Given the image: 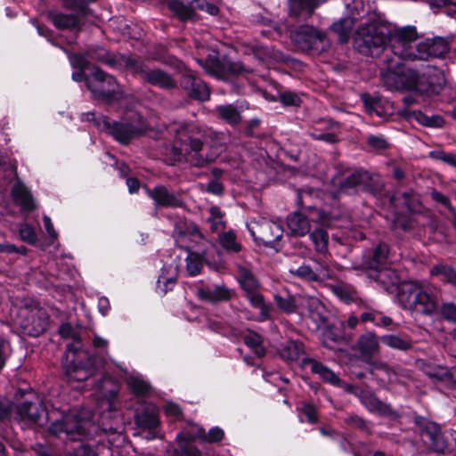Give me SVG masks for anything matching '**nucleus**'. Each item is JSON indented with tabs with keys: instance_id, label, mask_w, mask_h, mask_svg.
<instances>
[{
	"instance_id": "nucleus-1",
	"label": "nucleus",
	"mask_w": 456,
	"mask_h": 456,
	"mask_svg": "<svg viewBox=\"0 0 456 456\" xmlns=\"http://www.w3.org/2000/svg\"><path fill=\"white\" fill-rule=\"evenodd\" d=\"M175 131L176 139L172 152L175 160L184 159L192 167H202L216 159V155L203 152V131L199 126L181 124Z\"/></svg>"
},
{
	"instance_id": "nucleus-2",
	"label": "nucleus",
	"mask_w": 456,
	"mask_h": 456,
	"mask_svg": "<svg viewBox=\"0 0 456 456\" xmlns=\"http://www.w3.org/2000/svg\"><path fill=\"white\" fill-rule=\"evenodd\" d=\"M59 333L63 338H71L66 346L65 373L70 381L83 382L96 373L94 360L82 349L80 337L69 323L62 324Z\"/></svg>"
},
{
	"instance_id": "nucleus-3",
	"label": "nucleus",
	"mask_w": 456,
	"mask_h": 456,
	"mask_svg": "<svg viewBox=\"0 0 456 456\" xmlns=\"http://www.w3.org/2000/svg\"><path fill=\"white\" fill-rule=\"evenodd\" d=\"M337 174L333 177V183L338 193L356 194L366 191L374 196L380 195L385 183L379 175L370 172L362 167H348L343 164L336 165Z\"/></svg>"
},
{
	"instance_id": "nucleus-4",
	"label": "nucleus",
	"mask_w": 456,
	"mask_h": 456,
	"mask_svg": "<svg viewBox=\"0 0 456 456\" xmlns=\"http://www.w3.org/2000/svg\"><path fill=\"white\" fill-rule=\"evenodd\" d=\"M440 296L436 288L423 287L414 281H403L397 288V299L404 309L427 316L437 314Z\"/></svg>"
},
{
	"instance_id": "nucleus-5",
	"label": "nucleus",
	"mask_w": 456,
	"mask_h": 456,
	"mask_svg": "<svg viewBox=\"0 0 456 456\" xmlns=\"http://www.w3.org/2000/svg\"><path fill=\"white\" fill-rule=\"evenodd\" d=\"M86 116V119L93 121L99 130L112 135L115 140L123 144L129 143L131 140L142 135L148 129L147 122L138 112H133L129 119L123 122L111 121L105 116L96 118L94 112H88Z\"/></svg>"
},
{
	"instance_id": "nucleus-6",
	"label": "nucleus",
	"mask_w": 456,
	"mask_h": 456,
	"mask_svg": "<svg viewBox=\"0 0 456 456\" xmlns=\"http://www.w3.org/2000/svg\"><path fill=\"white\" fill-rule=\"evenodd\" d=\"M389 27L381 21L361 25L354 37V46L360 53L378 57L386 49L391 39Z\"/></svg>"
},
{
	"instance_id": "nucleus-7",
	"label": "nucleus",
	"mask_w": 456,
	"mask_h": 456,
	"mask_svg": "<svg viewBox=\"0 0 456 456\" xmlns=\"http://www.w3.org/2000/svg\"><path fill=\"white\" fill-rule=\"evenodd\" d=\"M95 427L93 422V412L87 409H73L53 421L49 432L54 436L64 433L68 439L76 441L90 436Z\"/></svg>"
},
{
	"instance_id": "nucleus-8",
	"label": "nucleus",
	"mask_w": 456,
	"mask_h": 456,
	"mask_svg": "<svg viewBox=\"0 0 456 456\" xmlns=\"http://www.w3.org/2000/svg\"><path fill=\"white\" fill-rule=\"evenodd\" d=\"M120 58L125 67L145 83L164 90L176 88L175 79L167 71L159 68L151 69L140 58L132 55H122Z\"/></svg>"
},
{
	"instance_id": "nucleus-9",
	"label": "nucleus",
	"mask_w": 456,
	"mask_h": 456,
	"mask_svg": "<svg viewBox=\"0 0 456 456\" xmlns=\"http://www.w3.org/2000/svg\"><path fill=\"white\" fill-rule=\"evenodd\" d=\"M86 87L94 100L102 101L108 104L123 99V91L116 78L94 67L89 77L86 78Z\"/></svg>"
},
{
	"instance_id": "nucleus-10",
	"label": "nucleus",
	"mask_w": 456,
	"mask_h": 456,
	"mask_svg": "<svg viewBox=\"0 0 456 456\" xmlns=\"http://www.w3.org/2000/svg\"><path fill=\"white\" fill-rule=\"evenodd\" d=\"M290 37L297 49L313 55H319L330 46L326 34L309 25L297 27L291 31Z\"/></svg>"
},
{
	"instance_id": "nucleus-11",
	"label": "nucleus",
	"mask_w": 456,
	"mask_h": 456,
	"mask_svg": "<svg viewBox=\"0 0 456 456\" xmlns=\"http://www.w3.org/2000/svg\"><path fill=\"white\" fill-rule=\"evenodd\" d=\"M197 61L208 74L223 80L252 72V69L242 62L228 58L219 59L216 54H210L206 60H197Z\"/></svg>"
},
{
	"instance_id": "nucleus-12",
	"label": "nucleus",
	"mask_w": 456,
	"mask_h": 456,
	"mask_svg": "<svg viewBox=\"0 0 456 456\" xmlns=\"http://www.w3.org/2000/svg\"><path fill=\"white\" fill-rule=\"evenodd\" d=\"M49 316L40 307L22 306L14 319L21 332L30 337H38L46 330Z\"/></svg>"
},
{
	"instance_id": "nucleus-13",
	"label": "nucleus",
	"mask_w": 456,
	"mask_h": 456,
	"mask_svg": "<svg viewBox=\"0 0 456 456\" xmlns=\"http://www.w3.org/2000/svg\"><path fill=\"white\" fill-rule=\"evenodd\" d=\"M13 419L26 425L44 426L49 416L44 402L35 395L14 406Z\"/></svg>"
},
{
	"instance_id": "nucleus-14",
	"label": "nucleus",
	"mask_w": 456,
	"mask_h": 456,
	"mask_svg": "<svg viewBox=\"0 0 456 456\" xmlns=\"http://www.w3.org/2000/svg\"><path fill=\"white\" fill-rule=\"evenodd\" d=\"M450 49L449 41L444 37H434L419 43L415 51L403 50L400 53L403 58L408 60H428V58H441Z\"/></svg>"
},
{
	"instance_id": "nucleus-15",
	"label": "nucleus",
	"mask_w": 456,
	"mask_h": 456,
	"mask_svg": "<svg viewBox=\"0 0 456 456\" xmlns=\"http://www.w3.org/2000/svg\"><path fill=\"white\" fill-rule=\"evenodd\" d=\"M248 229L256 243L265 246H272L279 241L283 235L282 227L266 218L250 221L248 224Z\"/></svg>"
},
{
	"instance_id": "nucleus-16",
	"label": "nucleus",
	"mask_w": 456,
	"mask_h": 456,
	"mask_svg": "<svg viewBox=\"0 0 456 456\" xmlns=\"http://www.w3.org/2000/svg\"><path fill=\"white\" fill-rule=\"evenodd\" d=\"M416 426L423 442L429 449L436 452L443 453L448 447V442L442 433L441 428L436 422L430 421L422 417L415 419Z\"/></svg>"
},
{
	"instance_id": "nucleus-17",
	"label": "nucleus",
	"mask_w": 456,
	"mask_h": 456,
	"mask_svg": "<svg viewBox=\"0 0 456 456\" xmlns=\"http://www.w3.org/2000/svg\"><path fill=\"white\" fill-rule=\"evenodd\" d=\"M389 255V247L379 242L372 248L364 250L360 260L352 263V269L356 271H376L385 266Z\"/></svg>"
},
{
	"instance_id": "nucleus-18",
	"label": "nucleus",
	"mask_w": 456,
	"mask_h": 456,
	"mask_svg": "<svg viewBox=\"0 0 456 456\" xmlns=\"http://www.w3.org/2000/svg\"><path fill=\"white\" fill-rule=\"evenodd\" d=\"M320 191L311 187L297 190V204L298 209L306 212L314 223H324L328 215L318 207Z\"/></svg>"
},
{
	"instance_id": "nucleus-19",
	"label": "nucleus",
	"mask_w": 456,
	"mask_h": 456,
	"mask_svg": "<svg viewBox=\"0 0 456 456\" xmlns=\"http://www.w3.org/2000/svg\"><path fill=\"white\" fill-rule=\"evenodd\" d=\"M179 83L181 88L193 100L205 102L210 97V89L208 85L189 69L184 68L182 70Z\"/></svg>"
},
{
	"instance_id": "nucleus-20",
	"label": "nucleus",
	"mask_w": 456,
	"mask_h": 456,
	"mask_svg": "<svg viewBox=\"0 0 456 456\" xmlns=\"http://www.w3.org/2000/svg\"><path fill=\"white\" fill-rule=\"evenodd\" d=\"M445 79L442 71L433 66H426L418 71L415 91L420 94H438L444 87Z\"/></svg>"
},
{
	"instance_id": "nucleus-21",
	"label": "nucleus",
	"mask_w": 456,
	"mask_h": 456,
	"mask_svg": "<svg viewBox=\"0 0 456 456\" xmlns=\"http://www.w3.org/2000/svg\"><path fill=\"white\" fill-rule=\"evenodd\" d=\"M196 295L201 301L217 304L232 298L233 291L224 284L205 285L200 281L196 287Z\"/></svg>"
},
{
	"instance_id": "nucleus-22",
	"label": "nucleus",
	"mask_w": 456,
	"mask_h": 456,
	"mask_svg": "<svg viewBox=\"0 0 456 456\" xmlns=\"http://www.w3.org/2000/svg\"><path fill=\"white\" fill-rule=\"evenodd\" d=\"M147 195L151 198L156 207L160 208H183L184 201L179 193L170 191L167 186L159 184L153 189H147Z\"/></svg>"
},
{
	"instance_id": "nucleus-23",
	"label": "nucleus",
	"mask_w": 456,
	"mask_h": 456,
	"mask_svg": "<svg viewBox=\"0 0 456 456\" xmlns=\"http://www.w3.org/2000/svg\"><path fill=\"white\" fill-rule=\"evenodd\" d=\"M419 37L418 32L415 27L407 26L401 28H397L393 37V52L399 59L406 60L400 54L403 50L415 51L412 49L411 45L414 43Z\"/></svg>"
},
{
	"instance_id": "nucleus-24",
	"label": "nucleus",
	"mask_w": 456,
	"mask_h": 456,
	"mask_svg": "<svg viewBox=\"0 0 456 456\" xmlns=\"http://www.w3.org/2000/svg\"><path fill=\"white\" fill-rule=\"evenodd\" d=\"M310 216L300 209L290 213L286 218L289 232L294 237H304L311 232Z\"/></svg>"
},
{
	"instance_id": "nucleus-25",
	"label": "nucleus",
	"mask_w": 456,
	"mask_h": 456,
	"mask_svg": "<svg viewBox=\"0 0 456 456\" xmlns=\"http://www.w3.org/2000/svg\"><path fill=\"white\" fill-rule=\"evenodd\" d=\"M361 403L368 409L369 411L381 416H392L395 412L391 405L382 402L373 392L368 390H361L355 393Z\"/></svg>"
},
{
	"instance_id": "nucleus-26",
	"label": "nucleus",
	"mask_w": 456,
	"mask_h": 456,
	"mask_svg": "<svg viewBox=\"0 0 456 456\" xmlns=\"http://www.w3.org/2000/svg\"><path fill=\"white\" fill-rule=\"evenodd\" d=\"M46 18L52 21L54 27L61 30H81L80 19L74 13H63L57 10L45 12Z\"/></svg>"
},
{
	"instance_id": "nucleus-27",
	"label": "nucleus",
	"mask_w": 456,
	"mask_h": 456,
	"mask_svg": "<svg viewBox=\"0 0 456 456\" xmlns=\"http://www.w3.org/2000/svg\"><path fill=\"white\" fill-rule=\"evenodd\" d=\"M348 342L349 338H346L340 327L327 325L322 331V343L330 350L341 351L339 346Z\"/></svg>"
},
{
	"instance_id": "nucleus-28",
	"label": "nucleus",
	"mask_w": 456,
	"mask_h": 456,
	"mask_svg": "<svg viewBox=\"0 0 456 456\" xmlns=\"http://www.w3.org/2000/svg\"><path fill=\"white\" fill-rule=\"evenodd\" d=\"M176 242L181 245H185L184 242L188 239L194 243H198L203 240V234L200 231L199 227L193 223H183L178 222L175 224L174 231Z\"/></svg>"
},
{
	"instance_id": "nucleus-29",
	"label": "nucleus",
	"mask_w": 456,
	"mask_h": 456,
	"mask_svg": "<svg viewBox=\"0 0 456 456\" xmlns=\"http://www.w3.org/2000/svg\"><path fill=\"white\" fill-rule=\"evenodd\" d=\"M305 305L307 308L309 317L315 323L317 329L326 325L328 311L318 298L314 297H305Z\"/></svg>"
},
{
	"instance_id": "nucleus-30",
	"label": "nucleus",
	"mask_w": 456,
	"mask_h": 456,
	"mask_svg": "<svg viewBox=\"0 0 456 456\" xmlns=\"http://www.w3.org/2000/svg\"><path fill=\"white\" fill-rule=\"evenodd\" d=\"M239 281L247 298L249 301L257 302L262 294L258 290L259 284L253 273L248 269L243 268L240 271Z\"/></svg>"
},
{
	"instance_id": "nucleus-31",
	"label": "nucleus",
	"mask_w": 456,
	"mask_h": 456,
	"mask_svg": "<svg viewBox=\"0 0 456 456\" xmlns=\"http://www.w3.org/2000/svg\"><path fill=\"white\" fill-rule=\"evenodd\" d=\"M135 423L140 428L148 430L151 437H154L155 429L159 423L158 413L153 408L147 407L142 411L136 412Z\"/></svg>"
},
{
	"instance_id": "nucleus-32",
	"label": "nucleus",
	"mask_w": 456,
	"mask_h": 456,
	"mask_svg": "<svg viewBox=\"0 0 456 456\" xmlns=\"http://www.w3.org/2000/svg\"><path fill=\"white\" fill-rule=\"evenodd\" d=\"M303 363L309 365L312 372L318 374L324 381L334 386H339L341 384L340 379L331 370L313 358H304Z\"/></svg>"
},
{
	"instance_id": "nucleus-33",
	"label": "nucleus",
	"mask_w": 456,
	"mask_h": 456,
	"mask_svg": "<svg viewBox=\"0 0 456 456\" xmlns=\"http://www.w3.org/2000/svg\"><path fill=\"white\" fill-rule=\"evenodd\" d=\"M355 348L364 356H371L379 352L378 337L373 332L362 334L356 342Z\"/></svg>"
},
{
	"instance_id": "nucleus-34",
	"label": "nucleus",
	"mask_w": 456,
	"mask_h": 456,
	"mask_svg": "<svg viewBox=\"0 0 456 456\" xmlns=\"http://www.w3.org/2000/svg\"><path fill=\"white\" fill-rule=\"evenodd\" d=\"M417 367L422 370L427 376L437 380H451L452 372L449 371L447 368L441 365H433L425 360H417Z\"/></svg>"
},
{
	"instance_id": "nucleus-35",
	"label": "nucleus",
	"mask_w": 456,
	"mask_h": 456,
	"mask_svg": "<svg viewBox=\"0 0 456 456\" xmlns=\"http://www.w3.org/2000/svg\"><path fill=\"white\" fill-rule=\"evenodd\" d=\"M326 0H289V15L298 17L303 12L310 17L314 10Z\"/></svg>"
},
{
	"instance_id": "nucleus-36",
	"label": "nucleus",
	"mask_w": 456,
	"mask_h": 456,
	"mask_svg": "<svg viewBox=\"0 0 456 456\" xmlns=\"http://www.w3.org/2000/svg\"><path fill=\"white\" fill-rule=\"evenodd\" d=\"M400 63L388 62V69L386 72L381 73V78L384 86L390 91H403V83L401 78V72L393 70L395 68H399Z\"/></svg>"
},
{
	"instance_id": "nucleus-37",
	"label": "nucleus",
	"mask_w": 456,
	"mask_h": 456,
	"mask_svg": "<svg viewBox=\"0 0 456 456\" xmlns=\"http://www.w3.org/2000/svg\"><path fill=\"white\" fill-rule=\"evenodd\" d=\"M281 357L287 362H296L305 354V346L299 340H289L281 346Z\"/></svg>"
},
{
	"instance_id": "nucleus-38",
	"label": "nucleus",
	"mask_w": 456,
	"mask_h": 456,
	"mask_svg": "<svg viewBox=\"0 0 456 456\" xmlns=\"http://www.w3.org/2000/svg\"><path fill=\"white\" fill-rule=\"evenodd\" d=\"M13 200L24 211H31L35 208L32 195L28 189L21 184H15L12 191Z\"/></svg>"
},
{
	"instance_id": "nucleus-39",
	"label": "nucleus",
	"mask_w": 456,
	"mask_h": 456,
	"mask_svg": "<svg viewBox=\"0 0 456 456\" xmlns=\"http://www.w3.org/2000/svg\"><path fill=\"white\" fill-rule=\"evenodd\" d=\"M169 10L175 15L181 21L195 20L198 14L193 10V7L179 0H171L168 2Z\"/></svg>"
},
{
	"instance_id": "nucleus-40",
	"label": "nucleus",
	"mask_w": 456,
	"mask_h": 456,
	"mask_svg": "<svg viewBox=\"0 0 456 456\" xmlns=\"http://www.w3.org/2000/svg\"><path fill=\"white\" fill-rule=\"evenodd\" d=\"M380 340L384 345L395 350L406 352L413 347V342L408 336L388 334L382 336Z\"/></svg>"
},
{
	"instance_id": "nucleus-41",
	"label": "nucleus",
	"mask_w": 456,
	"mask_h": 456,
	"mask_svg": "<svg viewBox=\"0 0 456 456\" xmlns=\"http://www.w3.org/2000/svg\"><path fill=\"white\" fill-rule=\"evenodd\" d=\"M181 248L188 252L186 257V271L190 276H196L201 273L203 268V256L191 250L190 245H181Z\"/></svg>"
},
{
	"instance_id": "nucleus-42",
	"label": "nucleus",
	"mask_w": 456,
	"mask_h": 456,
	"mask_svg": "<svg viewBox=\"0 0 456 456\" xmlns=\"http://www.w3.org/2000/svg\"><path fill=\"white\" fill-rule=\"evenodd\" d=\"M253 54L260 61L270 64L283 61L281 52L268 46L259 45L254 47Z\"/></svg>"
},
{
	"instance_id": "nucleus-43",
	"label": "nucleus",
	"mask_w": 456,
	"mask_h": 456,
	"mask_svg": "<svg viewBox=\"0 0 456 456\" xmlns=\"http://www.w3.org/2000/svg\"><path fill=\"white\" fill-rule=\"evenodd\" d=\"M354 21V18L346 17L332 24L331 30L338 35L341 44L348 41Z\"/></svg>"
},
{
	"instance_id": "nucleus-44",
	"label": "nucleus",
	"mask_w": 456,
	"mask_h": 456,
	"mask_svg": "<svg viewBox=\"0 0 456 456\" xmlns=\"http://www.w3.org/2000/svg\"><path fill=\"white\" fill-rule=\"evenodd\" d=\"M330 288L335 296L346 303L354 302L358 298L357 290L349 284H333Z\"/></svg>"
},
{
	"instance_id": "nucleus-45",
	"label": "nucleus",
	"mask_w": 456,
	"mask_h": 456,
	"mask_svg": "<svg viewBox=\"0 0 456 456\" xmlns=\"http://www.w3.org/2000/svg\"><path fill=\"white\" fill-rule=\"evenodd\" d=\"M151 58L177 69H182L183 66L182 61L178 59L167 54V48L162 45H159L154 47V50L151 53Z\"/></svg>"
},
{
	"instance_id": "nucleus-46",
	"label": "nucleus",
	"mask_w": 456,
	"mask_h": 456,
	"mask_svg": "<svg viewBox=\"0 0 456 456\" xmlns=\"http://www.w3.org/2000/svg\"><path fill=\"white\" fill-rule=\"evenodd\" d=\"M126 385L136 396H146L151 390L150 383L137 376L128 377L126 379Z\"/></svg>"
},
{
	"instance_id": "nucleus-47",
	"label": "nucleus",
	"mask_w": 456,
	"mask_h": 456,
	"mask_svg": "<svg viewBox=\"0 0 456 456\" xmlns=\"http://www.w3.org/2000/svg\"><path fill=\"white\" fill-rule=\"evenodd\" d=\"M216 111L220 118L232 126H236L241 121L240 111L232 104L218 106Z\"/></svg>"
},
{
	"instance_id": "nucleus-48",
	"label": "nucleus",
	"mask_w": 456,
	"mask_h": 456,
	"mask_svg": "<svg viewBox=\"0 0 456 456\" xmlns=\"http://www.w3.org/2000/svg\"><path fill=\"white\" fill-rule=\"evenodd\" d=\"M410 118L415 119L420 125L428 127H442L444 124V119L439 115L427 116L420 110H413L409 115Z\"/></svg>"
},
{
	"instance_id": "nucleus-49",
	"label": "nucleus",
	"mask_w": 456,
	"mask_h": 456,
	"mask_svg": "<svg viewBox=\"0 0 456 456\" xmlns=\"http://www.w3.org/2000/svg\"><path fill=\"white\" fill-rule=\"evenodd\" d=\"M310 239L314 243L316 252L326 254L328 252L329 235L324 229H315L310 232Z\"/></svg>"
},
{
	"instance_id": "nucleus-50",
	"label": "nucleus",
	"mask_w": 456,
	"mask_h": 456,
	"mask_svg": "<svg viewBox=\"0 0 456 456\" xmlns=\"http://www.w3.org/2000/svg\"><path fill=\"white\" fill-rule=\"evenodd\" d=\"M433 275L441 277V280L447 283L456 285V271L450 265H437L431 269Z\"/></svg>"
},
{
	"instance_id": "nucleus-51",
	"label": "nucleus",
	"mask_w": 456,
	"mask_h": 456,
	"mask_svg": "<svg viewBox=\"0 0 456 456\" xmlns=\"http://www.w3.org/2000/svg\"><path fill=\"white\" fill-rule=\"evenodd\" d=\"M374 272L376 273L374 280L386 289L389 284L394 285L398 281V276L395 272L391 269L385 268V266Z\"/></svg>"
},
{
	"instance_id": "nucleus-52",
	"label": "nucleus",
	"mask_w": 456,
	"mask_h": 456,
	"mask_svg": "<svg viewBox=\"0 0 456 456\" xmlns=\"http://www.w3.org/2000/svg\"><path fill=\"white\" fill-rule=\"evenodd\" d=\"M197 438L205 443H217L223 440L224 433L223 429L218 427L211 428L206 432L203 428H199L196 434Z\"/></svg>"
},
{
	"instance_id": "nucleus-53",
	"label": "nucleus",
	"mask_w": 456,
	"mask_h": 456,
	"mask_svg": "<svg viewBox=\"0 0 456 456\" xmlns=\"http://www.w3.org/2000/svg\"><path fill=\"white\" fill-rule=\"evenodd\" d=\"M243 341L254 351L256 356L263 357L265 354V349L262 345V338L257 333L249 332L243 337Z\"/></svg>"
},
{
	"instance_id": "nucleus-54",
	"label": "nucleus",
	"mask_w": 456,
	"mask_h": 456,
	"mask_svg": "<svg viewBox=\"0 0 456 456\" xmlns=\"http://www.w3.org/2000/svg\"><path fill=\"white\" fill-rule=\"evenodd\" d=\"M220 243L228 252L238 253L241 250V245L237 241L236 235L232 231L223 232L220 236Z\"/></svg>"
},
{
	"instance_id": "nucleus-55",
	"label": "nucleus",
	"mask_w": 456,
	"mask_h": 456,
	"mask_svg": "<svg viewBox=\"0 0 456 456\" xmlns=\"http://www.w3.org/2000/svg\"><path fill=\"white\" fill-rule=\"evenodd\" d=\"M86 56L92 61H98L110 66H114L116 63L115 59L104 48L91 49L86 53Z\"/></svg>"
},
{
	"instance_id": "nucleus-56",
	"label": "nucleus",
	"mask_w": 456,
	"mask_h": 456,
	"mask_svg": "<svg viewBox=\"0 0 456 456\" xmlns=\"http://www.w3.org/2000/svg\"><path fill=\"white\" fill-rule=\"evenodd\" d=\"M418 71L416 69L407 68L401 70V78L403 83V90H413L415 91L416 81L418 77Z\"/></svg>"
},
{
	"instance_id": "nucleus-57",
	"label": "nucleus",
	"mask_w": 456,
	"mask_h": 456,
	"mask_svg": "<svg viewBox=\"0 0 456 456\" xmlns=\"http://www.w3.org/2000/svg\"><path fill=\"white\" fill-rule=\"evenodd\" d=\"M274 301L278 307L285 313L291 314L296 311L295 299L292 296L286 294L282 296L281 294L274 295Z\"/></svg>"
},
{
	"instance_id": "nucleus-58",
	"label": "nucleus",
	"mask_w": 456,
	"mask_h": 456,
	"mask_svg": "<svg viewBox=\"0 0 456 456\" xmlns=\"http://www.w3.org/2000/svg\"><path fill=\"white\" fill-rule=\"evenodd\" d=\"M289 272L308 281H317L320 280V274L316 273L312 270V268L308 265H302L297 268H290Z\"/></svg>"
},
{
	"instance_id": "nucleus-59",
	"label": "nucleus",
	"mask_w": 456,
	"mask_h": 456,
	"mask_svg": "<svg viewBox=\"0 0 456 456\" xmlns=\"http://www.w3.org/2000/svg\"><path fill=\"white\" fill-rule=\"evenodd\" d=\"M344 422L350 428H357L365 433H370L368 421L359 415L351 414L344 419Z\"/></svg>"
},
{
	"instance_id": "nucleus-60",
	"label": "nucleus",
	"mask_w": 456,
	"mask_h": 456,
	"mask_svg": "<svg viewBox=\"0 0 456 456\" xmlns=\"http://www.w3.org/2000/svg\"><path fill=\"white\" fill-rule=\"evenodd\" d=\"M445 321L456 323V304L452 302L443 303L438 306V313Z\"/></svg>"
},
{
	"instance_id": "nucleus-61",
	"label": "nucleus",
	"mask_w": 456,
	"mask_h": 456,
	"mask_svg": "<svg viewBox=\"0 0 456 456\" xmlns=\"http://www.w3.org/2000/svg\"><path fill=\"white\" fill-rule=\"evenodd\" d=\"M280 102L284 106H300L302 101L298 94L296 93L286 91L280 93L279 95Z\"/></svg>"
},
{
	"instance_id": "nucleus-62",
	"label": "nucleus",
	"mask_w": 456,
	"mask_h": 456,
	"mask_svg": "<svg viewBox=\"0 0 456 456\" xmlns=\"http://www.w3.org/2000/svg\"><path fill=\"white\" fill-rule=\"evenodd\" d=\"M20 239L28 243V244H35L37 241V235L32 228V226L23 224L20 226L19 229Z\"/></svg>"
},
{
	"instance_id": "nucleus-63",
	"label": "nucleus",
	"mask_w": 456,
	"mask_h": 456,
	"mask_svg": "<svg viewBox=\"0 0 456 456\" xmlns=\"http://www.w3.org/2000/svg\"><path fill=\"white\" fill-rule=\"evenodd\" d=\"M428 3L433 8H445L450 15L456 12V0H429Z\"/></svg>"
},
{
	"instance_id": "nucleus-64",
	"label": "nucleus",
	"mask_w": 456,
	"mask_h": 456,
	"mask_svg": "<svg viewBox=\"0 0 456 456\" xmlns=\"http://www.w3.org/2000/svg\"><path fill=\"white\" fill-rule=\"evenodd\" d=\"M432 159L441 160L456 167V156L452 153L445 152L443 151H433L429 153Z\"/></svg>"
}]
</instances>
